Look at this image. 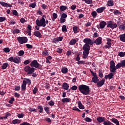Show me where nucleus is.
I'll use <instances>...</instances> for the list:
<instances>
[{"label": "nucleus", "mask_w": 125, "mask_h": 125, "mask_svg": "<svg viewBox=\"0 0 125 125\" xmlns=\"http://www.w3.org/2000/svg\"><path fill=\"white\" fill-rule=\"evenodd\" d=\"M29 111L30 112H37V109H36L35 108H30L29 109Z\"/></svg>", "instance_id": "e2e57ef3"}, {"label": "nucleus", "mask_w": 125, "mask_h": 125, "mask_svg": "<svg viewBox=\"0 0 125 125\" xmlns=\"http://www.w3.org/2000/svg\"><path fill=\"white\" fill-rule=\"evenodd\" d=\"M107 45L105 46V48H110L112 46V43L109 42H107Z\"/></svg>", "instance_id": "58836bf2"}, {"label": "nucleus", "mask_w": 125, "mask_h": 125, "mask_svg": "<svg viewBox=\"0 0 125 125\" xmlns=\"http://www.w3.org/2000/svg\"><path fill=\"white\" fill-rule=\"evenodd\" d=\"M69 85L68 83H62V89H65V90H68L69 89Z\"/></svg>", "instance_id": "f3484780"}, {"label": "nucleus", "mask_w": 125, "mask_h": 125, "mask_svg": "<svg viewBox=\"0 0 125 125\" xmlns=\"http://www.w3.org/2000/svg\"><path fill=\"white\" fill-rule=\"evenodd\" d=\"M5 20H6L5 17H0V22H3V21H5Z\"/></svg>", "instance_id": "de8ad7c7"}, {"label": "nucleus", "mask_w": 125, "mask_h": 125, "mask_svg": "<svg viewBox=\"0 0 125 125\" xmlns=\"http://www.w3.org/2000/svg\"><path fill=\"white\" fill-rule=\"evenodd\" d=\"M20 125H32L30 124L29 123H28L27 122H23Z\"/></svg>", "instance_id": "338daca9"}, {"label": "nucleus", "mask_w": 125, "mask_h": 125, "mask_svg": "<svg viewBox=\"0 0 125 125\" xmlns=\"http://www.w3.org/2000/svg\"><path fill=\"white\" fill-rule=\"evenodd\" d=\"M13 15H15L16 16H17V15H18V12H17V11L14 10H13Z\"/></svg>", "instance_id": "052dcab7"}, {"label": "nucleus", "mask_w": 125, "mask_h": 125, "mask_svg": "<svg viewBox=\"0 0 125 125\" xmlns=\"http://www.w3.org/2000/svg\"><path fill=\"white\" fill-rule=\"evenodd\" d=\"M83 1H84L85 3L87 4H91L92 3V0H82Z\"/></svg>", "instance_id": "c9c22d12"}, {"label": "nucleus", "mask_w": 125, "mask_h": 125, "mask_svg": "<svg viewBox=\"0 0 125 125\" xmlns=\"http://www.w3.org/2000/svg\"><path fill=\"white\" fill-rule=\"evenodd\" d=\"M38 109L39 110V113H42L43 111V108L42 105H38L37 106Z\"/></svg>", "instance_id": "2f4dec72"}, {"label": "nucleus", "mask_w": 125, "mask_h": 125, "mask_svg": "<svg viewBox=\"0 0 125 125\" xmlns=\"http://www.w3.org/2000/svg\"><path fill=\"white\" fill-rule=\"evenodd\" d=\"M109 80H111V79H113V77H114V74L112 73H110L108 75Z\"/></svg>", "instance_id": "3c124183"}, {"label": "nucleus", "mask_w": 125, "mask_h": 125, "mask_svg": "<svg viewBox=\"0 0 125 125\" xmlns=\"http://www.w3.org/2000/svg\"><path fill=\"white\" fill-rule=\"evenodd\" d=\"M84 121L87 123H91V122H92V119H90L89 117H86L84 118Z\"/></svg>", "instance_id": "72a5a7b5"}, {"label": "nucleus", "mask_w": 125, "mask_h": 125, "mask_svg": "<svg viewBox=\"0 0 125 125\" xmlns=\"http://www.w3.org/2000/svg\"><path fill=\"white\" fill-rule=\"evenodd\" d=\"M85 63V62L83 61H78V62H77V64L78 65H81V64H84Z\"/></svg>", "instance_id": "4d7b16f0"}, {"label": "nucleus", "mask_w": 125, "mask_h": 125, "mask_svg": "<svg viewBox=\"0 0 125 125\" xmlns=\"http://www.w3.org/2000/svg\"><path fill=\"white\" fill-rule=\"evenodd\" d=\"M62 101L63 103H69L71 101V99L68 98H63L62 100Z\"/></svg>", "instance_id": "5701e85b"}, {"label": "nucleus", "mask_w": 125, "mask_h": 125, "mask_svg": "<svg viewBox=\"0 0 125 125\" xmlns=\"http://www.w3.org/2000/svg\"><path fill=\"white\" fill-rule=\"evenodd\" d=\"M76 42H77V40L76 39H72L69 42L70 45H74L76 44Z\"/></svg>", "instance_id": "a878e982"}, {"label": "nucleus", "mask_w": 125, "mask_h": 125, "mask_svg": "<svg viewBox=\"0 0 125 125\" xmlns=\"http://www.w3.org/2000/svg\"><path fill=\"white\" fill-rule=\"evenodd\" d=\"M73 29L74 34H77L78 33V26H74Z\"/></svg>", "instance_id": "37998d69"}, {"label": "nucleus", "mask_w": 125, "mask_h": 125, "mask_svg": "<svg viewBox=\"0 0 125 125\" xmlns=\"http://www.w3.org/2000/svg\"><path fill=\"white\" fill-rule=\"evenodd\" d=\"M17 40L21 43V44H23V43H26L27 42H28V38L25 37H18Z\"/></svg>", "instance_id": "0eeeda50"}, {"label": "nucleus", "mask_w": 125, "mask_h": 125, "mask_svg": "<svg viewBox=\"0 0 125 125\" xmlns=\"http://www.w3.org/2000/svg\"><path fill=\"white\" fill-rule=\"evenodd\" d=\"M13 101H14V98H11L10 100L9 101L10 104H13Z\"/></svg>", "instance_id": "69168bd1"}, {"label": "nucleus", "mask_w": 125, "mask_h": 125, "mask_svg": "<svg viewBox=\"0 0 125 125\" xmlns=\"http://www.w3.org/2000/svg\"><path fill=\"white\" fill-rule=\"evenodd\" d=\"M12 33H13L14 34H19V33H20V30L15 29L14 30H13Z\"/></svg>", "instance_id": "8fccbe9b"}, {"label": "nucleus", "mask_w": 125, "mask_h": 125, "mask_svg": "<svg viewBox=\"0 0 125 125\" xmlns=\"http://www.w3.org/2000/svg\"><path fill=\"white\" fill-rule=\"evenodd\" d=\"M26 82L23 81L22 84L21 85V90H25L26 89Z\"/></svg>", "instance_id": "c85d7f7f"}, {"label": "nucleus", "mask_w": 125, "mask_h": 125, "mask_svg": "<svg viewBox=\"0 0 125 125\" xmlns=\"http://www.w3.org/2000/svg\"><path fill=\"white\" fill-rule=\"evenodd\" d=\"M120 40L121 42H125V34H122L119 36Z\"/></svg>", "instance_id": "a211bd4d"}, {"label": "nucleus", "mask_w": 125, "mask_h": 125, "mask_svg": "<svg viewBox=\"0 0 125 125\" xmlns=\"http://www.w3.org/2000/svg\"><path fill=\"white\" fill-rule=\"evenodd\" d=\"M58 17L57 14L54 13L53 14V17L52 18V21H55V19H56Z\"/></svg>", "instance_id": "473e14b6"}, {"label": "nucleus", "mask_w": 125, "mask_h": 125, "mask_svg": "<svg viewBox=\"0 0 125 125\" xmlns=\"http://www.w3.org/2000/svg\"><path fill=\"white\" fill-rule=\"evenodd\" d=\"M88 54H89V51H83V58L84 59H86V58H87Z\"/></svg>", "instance_id": "dca6fc26"}, {"label": "nucleus", "mask_w": 125, "mask_h": 125, "mask_svg": "<svg viewBox=\"0 0 125 125\" xmlns=\"http://www.w3.org/2000/svg\"><path fill=\"white\" fill-rule=\"evenodd\" d=\"M24 53H25V52H24L23 50H20L18 54H19V56H23V55H24Z\"/></svg>", "instance_id": "a19ab883"}, {"label": "nucleus", "mask_w": 125, "mask_h": 125, "mask_svg": "<svg viewBox=\"0 0 125 125\" xmlns=\"http://www.w3.org/2000/svg\"><path fill=\"white\" fill-rule=\"evenodd\" d=\"M118 55L120 56V57H124L125 55V52H120L118 53Z\"/></svg>", "instance_id": "c03bdc74"}, {"label": "nucleus", "mask_w": 125, "mask_h": 125, "mask_svg": "<svg viewBox=\"0 0 125 125\" xmlns=\"http://www.w3.org/2000/svg\"><path fill=\"white\" fill-rule=\"evenodd\" d=\"M41 7L42 8V9H44V10L47 9V5H45V4H42L41 5Z\"/></svg>", "instance_id": "a18cd8bd"}, {"label": "nucleus", "mask_w": 125, "mask_h": 125, "mask_svg": "<svg viewBox=\"0 0 125 125\" xmlns=\"http://www.w3.org/2000/svg\"><path fill=\"white\" fill-rule=\"evenodd\" d=\"M60 21L61 23H64L66 22V19L61 17V18L60 19Z\"/></svg>", "instance_id": "09e8293b"}, {"label": "nucleus", "mask_w": 125, "mask_h": 125, "mask_svg": "<svg viewBox=\"0 0 125 125\" xmlns=\"http://www.w3.org/2000/svg\"><path fill=\"white\" fill-rule=\"evenodd\" d=\"M122 67H125V60H124L121 62Z\"/></svg>", "instance_id": "774afa93"}, {"label": "nucleus", "mask_w": 125, "mask_h": 125, "mask_svg": "<svg viewBox=\"0 0 125 125\" xmlns=\"http://www.w3.org/2000/svg\"><path fill=\"white\" fill-rule=\"evenodd\" d=\"M83 48L84 51H89V50H90V46H89L88 44H85L83 46Z\"/></svg>", "instance_id": "f8f14e48"}, {"label": "nucleus", "mask_w": 125, "mask_h": 125, "mask_svg": "<svg viewBox=\"0 0 125 125\" xmlns=\"http://www.w3.org/2000/svg\"><path fill=\"white\" fill-rule=\"evenodd\" d=\"M111 122H112V123H114V124H115V125H116V124L119 123V121L118 120V119H115V118H112L111 119Z\"/></svg>", "instance_id": "e433bc0d"}, {"label": "nucleus", "mask_w": 125, "mask_h": 125, "mask_svg": "<svg viewBox=\"0 0 125 125\" xmlns=\"http://www.w3.org/2000/svg\"><path fill=\"white\" fill-rule=\"evenodd\" d=\"M67 8L68 7L67 6L64 5H61L60 7V9L61 11H64L66 10V9H67Z\"/></svg>", "instance_id": "7c9ffc66"}, {"label": "nucleus", "mask_w": 125, "mask_h": 125, "mask_svg": "<svg viewBox=\"0 0 125 125\" xmlns=\"http://www.w3.org/2000/svg\"><path fill=\"white\" fill-rule=\"evenodd\" d=\"M36 2L31 3L29 4V7H31L32 8H35L36 7Z\"/></svg>", "instance_id": "ea45409f"}, {"label": "nucleus", "mask_w": 125, "mask_h": 125, "mask_svg": "<svg viewBox=\"0 0 125 125\" xmlns=\"http://www.w3.org/2000/svg\"><path fill=\"white\" fill-rule=\"evenodd\" d=\"M31 67H35V68H38V69H42V66L41 65L37 60L33 61L30 63Z\"/></svg>", "instance_id": "423d86ee"}, {"label": "nucleus", "mask_w": 125, "mask_h": 125, "mask_svg": "<svg viewBox=\"0 0 125 125\" xmlns=\"http://www.w3.org/2000/svg\"><path fill=\"white\" fill-rule=\"evenodd\" d=\"M79 108L80 109H82V110H83L84 109V106L83 105V104H82V102L81 101H79L78 102Z\"/></svg>", "instance_id": "b1692460"}, {"label": "nucleus", "mask_w": 125, "mask_h": 125, "mask_svg": "<svg viewBox=\"0 0 125 125\" xmlns=\"http://www.w3.org/2000/svg\"><path fill=\"white\" fill-rule=\"evenodd\" d=\"M62 50H63L60 48H58L57 49V52H58V53H62Z\"/></svg>", "instance_id": "680f3d73"}, {"label": "nucleus", "mask_w": 125, "mask_h": 125, "mask_svg": "<svg viewBox=\"0 0 125 125\" xmlns=\"http://www.w3.org/2000/svg\"><path fill=\"white\" fill-rule=\"evenodd\" d=\"M36 70L35 68L31 67L29 66L26 65L24 67V71L27 73L28 75H32Z\"/></svg>", "instance_id": "20e7f679"}, {"label": "nucleus", "mask_w": 125, "mask_h": 125, "mask_svg": "<svg viewBox=\"0 0 125 125\" xmlns=\"http://www.w3.org/2000/svg\"><path fill=\"white\" fill-rule=\"evenodd\" d=\"M78 89L79 91L84 95H88V94H89V92H90L89 86H87L85 84L79 85L78 86Z\"/></svg>", "instance_id": "f257e3e1"}, {"label": "nucleus", "mask_w": 125, "mask_h": 125, "mask_svg": "<svg viewBox=\"0 0 125 125\" xmlns=\"http://www.w3.org/2000/svg\"><path fill=\"white\" fill-rule=\"evenodd\" d=\"M104 83H105V80L102 79V80L98 81L97 83V85L99 87H101V86H102V85H103V84H104Z\"/></svg>", "instance_id": "9b49d317"}, {"label": "nucleus", "mask_w": 125, "mask_h": 125, "mask_svg": "<svg viewBox=\"0 0 125 125\" xmlns=\"http://www.w3.org/2000/svg\"><path fill=\"white\" fill-rule=\"evenodd\" d=\"M23 82H25V84H27H27H28V85H30V84H31V80L29 79H26Z\"/></svg>", "instance_id": "f704fd0d"}, {"label": "nucleus", "mask_w": 125, "mask_h": 125, "mask_svg": "<svg viewBox=\"0 0 125 125\" xmlns=\"http://www.w3.org/2000/svg\"><path fill=\"white\" fill-rule=\"evenodd\" d=\"M0 4L4 7H12V5H11V4L3 1H0Z\"/></svg>", "instance_id": "1a4fd4ad"}, {"label": "nucleus", "mask_w": 125, "mask_h": 125, "mask_svg": "<svg viewBox=\"0 0 125 125\" xmlns=\"http://www.w3.org/2000/svg\"><path fill=\"white\" fill-rule=\"evenodd\" d=\"M8 67V63L5 62L3 64V65L1 66V68L2 70H5L6 68Z\"/></svg>", "instance_id": "c756f323"}, {"label": "nucleus", "mask_w": 125, "mask_h": 125, "mask_svg": "<svg viewBox=\"0 0 125 125\" xmlns=\"http://www.w3.org/2000/svg\"><path fill=\"white\" fill-rule=\"evenodd\" d=\"M103 125H114L113 123H111V122H110L108 120H107V121L104 120V121Z\"/></svg>", "instance_id": "393cba45"}, {"label": "nucleus", "mask_w": 125, "mask_h": 125, "mask_svg": "<svg viewBox=\"0 0 125 125\" xmlns=\"http://www.w3.org/2000/svg\"><path fill=\"white\" fill-rule=\"evenodd\" d=\"M106 9V7L103 6L97 9L96 11L98 13H102Z\"/></svg>", "instance_id": "ddd939ff"}, {"label": "nucleus", "mask_w": 125, "mask_h": 125, "mask_svg": "<svg viewBox=\"0 0 125 125\" xmlns=\"http://www.w3.org/2000/svg\"><path fill=\"white\" fill-rule=\"evenodd\" d=\"M43 55H44V56H48L49 54H48V52L46 50L42 52Z\"/></svg>", "instance_id": "5fc2aeb1"}, {"label": "nucleus", "mask_w": 125, "mask_h": 125, "mask_svg": "<svg viewBox=\"0 0 125 125\" xmlns=\"http://www.w3.org/2000/svg\"><path fill=\"white\" fill-rule=\"evenodd\" d=\"M3 51L6 52V53H7L10 51V49L9 48L6 47L3 49Z\"/></svg>", "instance_id": "864d4df0"}, {"label": "nucleus", "mask_w": 125, "mask_h": 125, "mask_svg": "<svg viewBox=\"0 0 125 125\" xmlns=\"http://www.w3.org/2000/svg\"><path fill=\"white\" fill-rule=\"evenodd\" d=\"M107 6H113L114 5V1L113 0H109L107 2Z\"/></svg>", "instance_id": "412c9836"}, {"label": "nucleus", "mask_w": 125, "mask_h": 125, "mask_svg": "<svg viewBox=\"0 0 125 125\" xmlns=\"http://www.w3.org/2000/svg\"><path fill=\"white\" fill-rule=\"evenodd\" d=\"M105 120H106L105 117H99L97 118V121L100 123H104Z\"/></svg>", "instance_id": "2eb2a0df"}, {"label": "nucleus", "mask_w": 125, "mask_h": 125, "mask_svg": "<svg viewBox=\"0 0 125 125\" xmlns=\"http://www.w3.org/2000/svg\"><path fill=\"white\" fill-rule=\"evenodd\" d=\"M61 71L62 74H67V73H68V68L66 67H62Z\"/></svg>", "instance_id": "cd10ccee"}, {"label": "nucleus", "mask_w": 125, "mask_h": 125, "mask_svg": "<svg viewBox=\"0 0 125 125\" xmlns=\"http://www.w3.org/2000/svg\"><path fill=\"white\" fill-rule=\"evenodd\" d=\"M119 29L121 31H124V30H125V24L121 23L119 26Z\"/></svg>", "instance_id": "bb28decb"}, {"label": "nucleus", "mask_w": 125, "mask_h": 125, "mask_svg": "<svg viewBox=\"0 0 125 125\" xmlns=\"http://www.w3.org/2000/svg\"><path fill=\"white\" fill-rule=\"evenodd\" d=\"M105 26H106V22L104 21H102L100 22V27L101 28V29H104Z\"/></svg>", "instance_id": "6ab92c4d"}, {"label": "nucleus", "mask_w": 125, "mask_h": 125, "mask_svg": "<svg viewBox=\"0 0 125 125\" xmlns=\"http://www.w3.org/2000/svg\"><path fill=\"white\" fill-rule=\"evenodd\" d=\"M117 23H110L107 25V27L108 28H111V29H115V28H117Z\"/></svg>", "instance_id": "4468645a"}, {"label": "nucleus", "mask_w": 125, "mask_h": 125, "mask_svg": "<svg viewBox=\"0 0 125 125\" xmlns=\"http://www.w3.org/2000/svg\"><path fill=\"white\" fill-rule=\"evenodd\" d=\"M34 35V36H36V37H37L38 38L42 37V34H41V32L39 31H35Z\"/></svg>", "instance_id": "4be33fe9"}, {"label": "nucleus", "mask_w": 125, "mask_h": 125, "mask_svg": "<svg viewBox=\"0 0 125 125\" xmlns=\"http://www.w3.org/2000/svg\"><path fill=\"white\" fill-rule=\"evenodd\" d=\"M44 110L47 114H49V107H44Z\"/></svg>", "instance_id": "603ef678"}, {"label": "nucleus", "mask_w": 125, "mask_h": 125, "mask_svg": "<svg viewBox=\"0 0 125 125\" xmlns=\"http://www.w3.org/2000/svg\"><path fill=\"white\" fill-rule=\"evenodd\" d=\"M38 90H39V89H38V88L37 87H35L34 88V89L33 90V93L34 94H36L37 93V92H38Z\"/></svg>", "instance_id": "bf43d9fd"}, {"label": "nucleus", "mask_w": 125, "mask_h": 125, "mask_svg": "<svg viewBox=\"0 0 125 125\" xmlns=\"http://www.w3.org/2000/svg\"><path fill=\"white\" fill-rule=\"evenodd\" d=\"M92 82L94 83H97V82H99V79L97 76H93L92 78Z\"/></svg>", "instance_id": "aec40b11"}, {"label": "nucleus", "mask_w": 125, "mask_h": 125, "mask_svg": "<svg viewBox=\"0 0 125 125\" xmlns=\"http://www.w3.org/2000/svg\"><path fill=\"white\" fill-rule=\"evenodd\" d=\"M61 17H62V18H64V19H66V18L67 17V14L64 13H62L61 15Z\"/></svg>", "instance_id": "6e6d98bb"}, {"label": "nucleus", "mask_w": 125, "mask_h": 125, "mask_svg": "<svg viewBox=\"0 0 125 125\" xmlns=\"http://www.w3.org/2000/svg\"><path fill=\"white\" fill-rule=\"evenodd\" d=\"M62 30L63 33H64V32H67V27H66V25H63Z\"/></svg>", "instance_id": "79ce46f5"}, {"label": "nucleus", "mask_w": 125, "mask_h": 125, "mask_svg": "<svg viewBox=\"0 0 125 125\" xmlns=\"http://www.w3.org/2000/svg\"><path fill=\"white\" fill-rule=\"evenodd\" d=\"M95 43L97 44V45H99L100 44H101V43L102 42V38L99 37L95 41Z\"/></svg>", "instance_id": "9d476101"}, {"label": "nucleus", "mask_w": 125, "mask_h": 125, "mask_svg": "<svg viewBox=\"0 0 125 125\" xmlns=\"http://www.w3.org/2000/svg\"><path fill=\"white\" fill-rule=\"evenodd\" d=\"M91 15L93 16V18H95V17H96V16L97 15V13H96V11H93L91 13Z\"/></svg>", "instance_id": "49530a36"}, {"label": "nucleus", "mask_w": 125, "mask_h": 125, "mask_svg": "<svg viewBox=\"0 0 125 125\" xmlns=\"http://www.w3.org/2000/svg\"><path fill=\"white\" fill-rule=\"evenodd\" d=\"M122 67V64L119 62L116 66H115V62L114 61H111L110 62V70L112 73H115V71L117 69H120V67Z\"/></svg>", "instance_id": "f03ea898"}, {"label": "nucleus", "mask_w": 125, "mask_h": 125, "mask_svg": "<svg viewBox=\"0 0 125 125\" xmlns=\"http://www.w3.org/2000/svg\"><path fill=\"white\" fill-rule=\"evenodd\" d=\"M70 89H72V90H77V89H78V87L76 85H73L70 88Z\"/></svg>", "instance_id": "13d9d810"}, {"label": "nucleus", "mask_w": 125, "mask_h": 125, "mask_svg": "<svg viewBox=\"0 0 125 125\" xmlns=\"http://www.w3.org/2000/svg\"><path fill=\"white\" fill-rule=\"evenodd\" d=\"M45 15H43L40 20H37L36 21V25L38 27H45L46 24H45Z\"/></svg>", "instance_id": "7ed1b4c3"}, {"label": "nucleus", "mask_w": 125, "mask_h": 125, "mask_svg": "<svg viewBox=\"0 0 125 125\" xmlns=\"http://www.w3.org/2000/svg\"><path fill=\"white\" fill-rule=\"evenodd\" d=\"M83 42L85 43V44H88L89 45H92V44H93V42L89 38L84 39Z\"/></svg>", "instance_id": "6e6552de"}, {"label": "nucleus", "mask_w": 125, "mask_h": 125, "mask_svg": "<svg viewBox=\"0 0 125 125\" xmlns=\"http://www.w3.org/2000/svg\"><path fill=\"white\" fill-rule=\"evenodd\" d=\"M10 62H13L16 63V64H19L21 62V58L19 57H11L8 59Z\"/></svg>", "instance_id": "39448f33"}, {"label": "nucleus", "mask_w": 125, "mask_h": 125, "mask_svg": "<svg viewBox=\"0 0 125 125\" xmlns=\"http://www.w3.org/2000/svg\"><path fill=\"white\" fill-rule=\"evenodd\" d=\"M113 13L115 15H120L121 14V12L118 10H114Z\"/></svg>", "instance_id": "4c0bfd02"}, {"label": "nucleus", "mask_w": 125, "mask_h": 125, "mask_svg": "<svg viewBox=\"0 0 125 125\" xmlns=\"http://www.w3.org/2000/svg\"><path fill=\"white\" fill-rule=\"evenodd\" d=\"M15 90H16V91L20 90V86H15Z\"/></svg>", "instance_id": "0e129e2a"}]
</instances>
